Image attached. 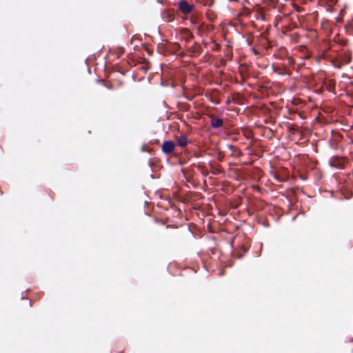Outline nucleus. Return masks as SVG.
<instances>
[{"label":"nucleus","mask_w":353,"mask_h":353,"mask_svg":"<svg viewBox=\"0 0 353 353\" xmlns=\"http://www.w3.org/2000/svg\"><path fill=\"white\" fill-rule=\"evenodd\" d=\"M179 7L181 12L186 14L190 13L193 9V6L185 1H181Z\"/></svg>","instance_id":"1"},{"label":"nucleus","mask_w":353,"mask_h":353,"mask_svg":"<svg viewBox=\"0 0 353 353\" xmlns=\"http://www.w3.org/2000/svg\"><path fill=\"white\" fill-rule=\"evenodd\" d=\"M174 148V145L172 141H165L162 145V150L166 154L171 153Z\"/></svg>","instance_id":"2"},{"label":"nucleus","mask_w":353,"mask_h":353,"mask_svg":"<svg viewBox=\"0 0 353 353\" xmlns=\"http://www.w3.org/2000/svg\"><path fill=\"white\" fill-rule=\"evenodd\" d=\"M211 125L213 128H219L223 125V120L219 118L212 117Z\"/></svg>","instance_id":"3"},{"label":"nucleus","mask_w":353,"mask_h":353,"mask_svg":"<svg viewBox=\"0 0 353 353\" xmlns=\"http://www.w3.org/2000/svg\"><path fill=\"white\" fill-rule=\"evenodd\" d=\"M178 144L181 147H185L187 145L188 141L185 137L181 136L177 139Z\"/></svg>","instance_id":"4"},{"label":"nucleus","mask_w":353,"mask_h":353,"mask_svg":"<svg viewBox=\"0 0 353 353\" xmlns=\"http://www.w3.org/2000/svg\"><path fill=\"white\" fill-rule=\"evenodd\" d=\"M350 58L349 57H345L344 59L343 60V61H335L334 62V65L335 67H337V68H341V65L342 64H344V63H348L350 62Z\"/></svg>","instance_id":"5"}]
</instances>
